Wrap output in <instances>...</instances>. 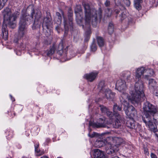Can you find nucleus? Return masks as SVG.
<instances>
[{
    "label": "nucleus",
    "mask_w": 158,
    "mask_h": 158,
    "mask_svg": "<svg viewBox=\"0 0 158 158\" xmlns=\"http://www.w3.org/2000/svg\"><path fill=\"white\" fill-rule=\"evenodd\" d=\"M83 6L84 8L85 16L84 19L85 24L89 27L91 24L93 26H96L97 25L98 17L100 20L101 19L102 16V13L101 8H99L98 11L93 8H91L88 3H84Z\"/></svg>",
    "instance_id": "f257e3e1"
},
{
    "label": "nucleus",
    "mask_w": 158,
    "mask_h": 158,
    "mask_svg": "<svg viewBox=\"0 0 158 158\" xmlns=\"http://www.w3.org/2000/svg\"><path fill=\"white\" fill-rule=\"evenodd\" d=\"M130 93L131 95L129 97L126 93L123 95L126 98H128V100L135 106H137L140 102L145 99L143 85L141 79H138V81L135 84L134 89L130 90Z\"/></svg>",
    "instance_id": "f03ea898"
},
{
    "label": "nucleus",
    "mask_w": 158,
    "mask_h": 158,
    "mask_svg": "<svg viewBox=\"0 0 158 158\" xmlns=\"http://www.w3.org/2000/svg\"><path fill=\"white\" fill-rule=\"evenodd\" d=\"M4 18V22L8 25V26L12 28H15L16 26V19L19 15L18 12H15L11 14V10L6 7L3 12Z\"/></svg>",
    "instance_id": "7ed1b4c3"
},
{
    "label": "nucleus",
    "mask_w": 158,
    "mask_h": 158,
    "mask_svg": "<svg viewBox=\"0 0 158 158\" xmlns=\"http://www.w3.org/2000/svg\"><path fill=\"white\" fill-rule=\"evenodd\" d=\"M35 14L34 9H33L31 12V16H26L25 14L23 15H22L19 23L18 30L19 36V37H23L26 34L27 32L26 27L27 21H28L29 20V23H30L31 21H32Z\"/></svg>",
    "instance_id": "20e7f679"
},
{
    "label": "nucleus",
    "mask_w": 158,
    "mask_h": 158,
    "mask_svg": "<svg viewBox=\"0 0 158 158\" xmlns=\"http://www.w3.org/2000/svg\"><path fill=\"white\" fill-rule=\"evenodd\" d=\"M143 108L144 114L142 117V119L151 117L152 115L157 111L158 108L152 105L148 101H146L143 105Z\"/></svg>",
    "instance_id": "39448f33"
},
{
    "label": "nucleus",
    "mask_w": 158,
    "mask_h": 158,
    "mask_svg": "<svg viewBox=\"0 0 158 158\" xmlns=\"http://www.w3.org/2000/svg\"><path fill=\"white\" fill-rule=\"evenodd\" d=\"M143 122L145 123L146 126L148 128L149 130L154 133L156 132L157 128L156 125L155 123H153L151 117L142 119Z\"/></svg>",
    "instance_id": "423d86ee"
},
{
    "label": "nucleus",
    "mask_w": 158,
    "mask_h": 158,
    "mask_svg": "<svg viewBox=\"0 0 158 158\" xmlns=\"http://www.w3.org/2000/svg\"><path fill=\"white\" fill-rule=\"evenodd\" d=\"M112 139L111 137L99 138L95 142V145L98 148H100L104 146H106L108 143L111 142Z\"/></svg>",
    "instance_id": "0eeeda50"
},
{
    "label": "nucleus",
    "mask_w": 158,
    "mask_h": 158,
    "mask_svg": "<svg viewBox=\"0 0 158 158\" xmlns=\"http://www.w3.org/2000/svg\"><path fill=\"white\" fill-rule=\"evenodd\" d=\"M113 13V14H114L116 15L115 17L116 18H117L118 15L120 13L118 17L119 19L121 21H122L124 20L127 19V15L125 14V12L121 11L120 10V8L118 6L115 7L114 9V11Z\"/></svg>",
    "instance_id": "6e6552de"
},
{
    "label": "nucleus",
    "mask_w": 158,
    "mask_h": 158,
    "mask_svg": "<svg viewBox=\"0 0 158 158\" xmlns=\"http://www.w3.org/2000/svg\"><path fill=\"white\" fill-rule=\"evenodd\" d=\"M91 156L92 158H106V156L104 152L98 149L93 150L91 152Z\"/></svg>",
    "instance_id": "1a4fd4ad"
},
{
    "label": "nucleus",
    "mask_w": 158,
    "mask_h": 158,
    "mask_svg": "<svg viewBox=\"0 0 158 158\" xmlns=\"http://www.w3.org/2000/svg\"><path fill=\"white\" fill-rule=\"evenodd\" d=\"M106 146V152L107 154H110L113 153L118 152L119 150L118 147L115 144H112V142L108 143Z\"/></svg>",
    "instance_id": "9d476101"
},
{
    "label": "nucleus",
    "mask_w": 158,
    "mask_h": 158,
    "mask_svg": "<svg viewBox=\"0 0 158 158\" xmlns=\"http://www.w3.org/2000/svg\"><path fill=\"white\" fill-rule=\"evenodd\" d=\"M115 120L113 123V127L115 128H118L120 127L122 123L124 122V118L123 116H118L117 115L114 116Z\"/></svg>",
    "instance_id": "9b49d317"
},
{
    "label": "nucleus",
    "mask_w": 158,
    "mask_h": 158,
    "mask_svg": "<svg viewBox=\"0 0 158 158\" xmlns=\"http://www.w3.org/2000/svg\"><path fill=\"white\" fill-rule=\"evenodd\" d=\"M68 47V46H67L64 49H63V45L61 44H60L57 49V54L59 55L60 56L63 55L64 57H66Z\"/></svg>",
    "instance_id": "f8f14e48"
},
{
    "label": "nucleus",
    "mask_w": 158,
    "mask_h": 158,
    "mask_svg": "<svg viewBox=\"0 0 158 158\" xmlns=\"http://www.w3.org/2000/svg\"><path fill=\"white\" fill-rule=\"evenodd\" d=\"M115 87L119 91L125 89L127 86L125 81L121 79L118 80L116 84Z\"/></svg>",
    "instance_id": "ddd939ff"
},
{
    "label": "nucleus",
    "mask_w": 158,
    "mask_h": 158,
    "mask_svg": "<svg viewBox=\"0 0 158 158\" xmlns=\"http://www.w3.org/2000/svg\"><path fill=\"white\" fill-rule=\"evenodd\" d=\"M123 109L127 115H130L131 116H134L136 114V111L132 105L129 106L128 107H124Z\"/></svg>",
    "instance_id": "4468645a"
},
{
    "label": "nucleus",
    "mask_w": 158,
    "mask_h": 158,
    "mask_svg": "<svg viewBox=\"0 0 158 158\" xmlns=\"http://www.w3.org/2000/svg\"><path fill=\"white\" fill-rule=\"evenodd\" d=\"M99 123H94L91 122L89 123V125L94 128L104 127L106 126L104 123V120L102 118H100L99 120Z\"/></svg>",
    "instance_id": "2eb2a0df"
},
{
    "label": "nucleus",
    "mask_w": 158,
    "mask_h": 158,
    "mask_svg": "<svg viewBox=\"0 0 158 158\" xmlns=\"http://www.w3.org/2000/svg\"><path fill=\"white\" fill-rule=\"evenodd\" d=\"M145 69L144 67L142 66L136 68L135 69V77L136 79H141V77L142 75H143L145 73Z\"/></svg>",
    "instance_id": "dca6fc26"
},
{
    "label": "nucleus",
    "mask_w": 158,
    "mask_h": 158,
    "mask_svg": "<svg viewBox=\"0 0 158 158\" xmlns=\"http://www.w3.org/2000/svg\"><path fill=\"white\" fill-rule=\"evenodd\" d=\"M52 23L51 19L50 17H46L44 18L42 25L43 29H47L48 30L50 29V27L52 25Z\"/></svg>",
    "instance_id": "f3484780"
},
{
    "label": "nucleus",
    "mask_w": 158,
    "mask_h": 158,
    "mask_svg": "<svg viewBox=\"0 0 158 158\" xmlns=\"http://www.w3.org/2000/svg\"><path fill=\"white\" fill-rule=\"evenodd\" d=\"M98 74L97 72H92L85 74L84 77L88 81L92 82L95 80Z\"/></svg>",
    "instance_id": "a211bd4d"
},
{
    "label": "nucleus",
    "mask_w": 158,
    "mask_h": 158,
    "mask_svg": "<svg viewBox=\"0 0 158 158\" xmlns=\"http://www.w3.org/2000/svg\"><path fill=\"white\" fill-rule=\"evenodd\" d=\"M131 74V73L130 71H124L122 73L121 76L124 80V81H126L129 82L132 79Z\"/></svg>",
    "instance_id": "6ab92c4d"
},
{
    "label": "nucleus",
    "mask_w": 158,
    "mask_h": 158,
    "mask_svg": "<svg viewBox=\"0 0 158 158\" xmlns=\"http://www.w3.org/2000/svg\"><path fill=\"white\" fill-rule=\"evenodd\" d=\"M111 138L112 139V140H111L112 143H115L116 144H115V145H117L118 147V145L122 143H125V142L124 140L122 138L117 137H115L114 138L111 137Z\"/></svg>",
    "instance_id": "aec40b11"
},
{
    "label": "nucleus",
    "mask_w": 158,
    "mask_h": 158,
    "mask_svg": "<svg viewBox=\"0 0 158 158\" xmlns=\"http://www.w3.org/2000/svg\"><path fill=\"white\" fill-rule=\"evenodd\" d=\"M104 97L107 99H112L114 98L115 93L112 92L109 89H106L104 91Z\"/></svg>",
    "instance_id": "412c9836"
},
{
    "label": "nucleus",
    "mask_w": 158,
    "mask_h": 158,
    "mask_svg": "<svg viewBox=\"0 0 158 158\" xmlns=\"http://www.w3.org/2000/svg\"><path fill=\"white\" fill-rule=\"evenodd\" d=\"M145 73L146 74L143 75L144 78L147 80H148L149 77L153 76L154 74L153 70L152 69H145Z\"/></svg>",
    "instance_id": "4be33fe9"
},
{
    "label": "nucleus",
    "mask_w": 158,
    "mask_h": 158,
    "mask_svg": "<svg viewBox=\"0 0 158 158\" xmlns=\"http://www.w3.org/2000/svg\"><path fill=\"white\" fill-rule=\"evenodd\" d=\"M122 110V106L120 105H118L117 104H115L113 106V111L114 113V116L117 115L118 116H123L120 115L119 114L118 112V111H120Z\"/></svg>",
    "instance_id": "5701e85b"
},
{
    "label": "nucleus",
    "mask_w": 158,
    "mask_h": 158,
    "mask_svg": "<svg viewBox=\"0 0 158 158\" xmlns=\"http://www.w3.org/2000/svg\"><path fill=\"white\" fill-rule=\"evenodd\" d=\"M54 21L58 24L61 23L62 18L60 13L58 12H56V15L54 17Z\"/></svg>",
    "instance_id": "b1692460"
},
{
    "label": "nucleus",
    "mask_w": 158,
    "mask_h": 158,
    "mask_svg": "<svg viewBox=\"0 0 158 158\" xmlns=\"http://www.w3.org/2000/svg\"><path fill=\"white\" fill-rule=\"evenodd\" d=\"M126 125L131 129H134L135 127V122L132 119H129L126 123Z\"/></svg>",
    "instance_id": "393cba45"
},
{
    "label": "nucleus",
    "mask_w": 158,
    "mask_h": 158,
    "mask_svg": "<svg viewBox=\"0 0 158 158\" xmlns=\"http://www.w3.org/2000/svg\"><path fill=\"white\" fill-rule=\"evenodd\" d=\"M60 11L61 13L62 14V16L64 18V28L65 29V30L67 31L68 30L69 28V27L70 26V23L69 24L67 20L65 19L64 18V13L63 11L61 10H60Z\"/></svg>",
    "instance_id": "a878e982"
},
{
    "label": "nucleus",
    "mask_w": 158,
    "mask_h": 158,
    "mask_svg": "<svg viewBox=\"0 0 158 158\" xmlns=\"http://www.w3.org/2000/svg\"><path fill=\"white\" fill-rule=\"evenodd\" d=\"M143 2V0H135L134 6L135 8L138 10L141 9V4Z\"/></svg>",
    "instance_id": "bb28decb"
},
{
    "label": "nucleus",
    "mask_w": 158,
    "mask_h": 158,
    "mask_svg": "<svg viewBox=\"0 0 158 158\" xmlns=\"http://www.w3.org/2000/svg\"><path fill=\"white\" fill-rule=\"evenodd\" d=\"M98 44L100 47H102L104 45L105 41L103 38L100 36L97 37Z\"/></svg>",
    "instance_id": "cd10ccee"
},
{
    "label": "nucleus",
    "mask_w": 158,
    "mask_h": 158,
    "mask_svg": "<svg viewBox=\"0 0 158 158\" xmlns=\"http://www.w3.org/2000/svg\"><path fill=\"white\" fill-rule=\"evenodd\" d=\"M83 17L81 15L76 16V20L77 23L80 26H82V28H84V25L82 24V19Z\"/></svg>",
    "instance_id": "c85d7f7f"
},
{
    "label": "nucleus",
    "mask_w": 158,
    "mask_h": 158,
    "mask_svg": "<svg viewBox=\"0 0 158 158\" xmlns=\"http://www.w3.org/2000/svg\"><path fill=\"white\" fill-rule=\"evenodd\" d=\"M82 12V9L81 6H77L75 9V13L76 14V16H78L79 15H81L80 13Z\"/></svg>",
    "instance_id": "c756f323"
},
{
    "label": "nucleus",
    "mask_w": 158,
    "mask_h": 158,
    "mask_svg": "<svg viewBox=\"0 0 158 158\" xmlns=\"http://www.w3.org/2000/svg\"><path fill=\"white\" fill-rule=\"evenodd\" d=\"M3 37L7 38L8 35V32L6 26H3L2 30Z\"/></svg>",
    "instance_id": "7c9ffc66"
},
{
    "label": "nucleus",
    "mask_w": 158,
    "mask_h": 158,
    "mask_svg": "<svg viewBox=\"0 0 158 158\" xmlns=\"http://www.w3.org/2000/svg\"><path fill=\"white\" fill-rule=\"evenodd\" d=\"M152 117H153L154 122L158 125V109L156 112L152 115Z\"/></svg>",
    "instance_id": "2f4dec72"
},
{
    "label": "nucleus",
    "mask_w": 158,
    "mask_h": 158,
    "mask_svg": "<svg viewBox=\"0 0 158 158\" xmlns=\"http://www.w3.org/2000/svg\"><path fill=\"white\" fill-rule=\"evenodd\" d=\"M156 81L153 79L149 80L148 85L149 88L154 87L156 85Z\"/></svg>",
    "instance_id": "473e14b6"
},
{
    "label": "nucleus",
    "mask_w": 158,
    "mask_h": 158,
    "mask_svg": "<svg viewBox=\"0 0 158 158\" xmlns=\"http://www.w3.org/2000/svg\"><path fill=\"white\" fill-rule=\"evenodd\" d=\"M114 32V27L113 23H110L108 27V32L110 35L111 34Z\"/></svg>",
    "instance_id": "72a5a7b5"
},
{
    "label": "nucleus",
    "mask_w": 158,
    "mask_h": 158,
    "mask_svg": "<svg viewBox=\"0 0 158 158\" xmlns=\"http://www.w3.org/2000/svg\"><path fill=\"white\" fill-rule=\"evenodd\" d=\"M55 51V48L54 45L52 47L50 50L48 51L47 53V55L48 56H50L53 54Z\"/></svg>",
    "instance_id": "f704fd0d"
},
{
    "label": "nucleus",
    "mask_w": 158,
    "mask_h": 158,
    "mask_svg": "<svg viewBox=\"0 0 158 158\" xmlns=\"http://www.w3.org/2000/svg\"><path fill=\"white\" fill-rule=\"evenodd\" d=\"M107 115L110 118V119H113L114 117V113H113L111 112L110 111L108 110L107 111L106 113Z\"/></svg>",
    "instance_id": "c9c22d12"
},
{
    "label": "nucleus",
    "mask_w": 158,
    "mask_h": 158,
    "mask_svg": "<svg viewBox=\"0 0 158 158\" xmlns=\"http://www.w3.org/2000/svg\"><path fill=\"white\" fill-rule=\"evenodd\" d=\"M91 50L92 51L94 52L97 49V47L96 44L95 43V41H93L92 43V44L90 46Z\"/></svg>",
    "instance_id": "e433bc0d"
},
{
    "label": "nucleus",
    "mask_w": 158,
    "mask_h": 158,
    "mask_svg": "<svg viewBox=\"0 0 158 158\" xmlns=\"http://www.w3.org/2000/svg\"><path fill=\"white\" fill-rule=\"evenodd\" d=\"M68 15L69 19V20L71 21V23L72 24V20L73 19L72 18V17L73 16V11L71 10V9H69V11L68 12Z\"/></svg>",
    "instance_id": "4c0bfd02"
},
{
    "label": "nucleus",
    "mask_w": 158,
    "mask_h": 158,
    "mask_svg": "<svg viewBox=\"0 0 158 158\" xmlns=\"http://www.w3.org/2000/svg\"><path fill=\"white\" fill-rule=\"evenodd\" d=\"M100 110L102 113L106 114L109 110L104 106H100Z\"/></svg>",
    "instance_id": "58836bf2"
},
{
    "label": "nucleus",
    "mask_w": 158,
    "mask_h": 158,
    "mask_svg": "<svg viewBox=\"0 0 158 158\" xmlns=\"http://www.w3.org/2000/svg\"><path fill=\"white\" fill-rule=\"evenodd\" d=\"M7 1V0H0V10L2 8Z\"/></svg>",
    "instance_id": "ea45409f"
},
{
    "label": "nucleus",
    "mask_w": 158,
    "mask_h": 158,
    "mask_svg": "<svg viewBox=\"0 0 158 158\" xmlns=\"http://www.w3.org/2000/svg\"><path fill=\"white\" fill-rule=\"evenodd\" d=\"M105 11L106 12L105 15L106 16L109 17L111 16L112 15V13L110 11V9H107V10H106Z\"/></svg>",
    "instance_id": "a19ab883"
},
{
    "label": "nucleus",
    "mask_w": 158,
    "mask_h": 158,
    "mask_svg": "<svg viewBox=\"0 0 158 158\" xmlns=\"http://www.w3.org/2000/svg\"><path fill=\"white\" fill-rule=\"evenodd\" d=\"M105 86V81H100L98 84V87L101 89H102Z\"/></svg>",
    "instance_id": "79ce46f5"
},
{
    "label": "nucleus",
    "mask_w": 158,
    "mask_h": 158,
    "mask_svg": "<svg viewBox=\"0 0 158 158\" xmlns=\"http://www.w3.org/2000/svg\"><path fill=\"white\" fill-rule=\"evenodd\" d=\"M121 102L122 104H123L125 106L124 107H128L129 106H128V103L126 100H124L123 101L122 100H121Z\"/></svg>",
    "instance_id": "37998d69"
},
{
    "label": "nucleus",
    "mask_w": 158,
    "mask_h": 158,
    "mask_svg": "<svg viewBox=\"0 0 158 158\" xmlns=\"http://www.w3.org/2000/svg\"><path fill=\"white\" fill-rule=\"evenodd\" d=\"M143 151L145 155H149V152L148 151V149L147 148L144 147L143 148Z\"/></svg>",
    "instance_id": "c03bdc74"
},
{
    "label": "nucleus",
    "mask_w": 158,
    "mask_h": 158,
    "mask_svg": "<svg viewBox=\"0 0 158 158\" xmlns=\"http://www.w3.org/2000/svg\"><path fill=\"white\" fill-rule=\"evenodd\" d=\"M154 94L158 97V88H156L153 92Z\"/></svg>",
    "instance_id": "a18cd8bd"
},
{
    "label": "nucleus",
    "mask_w": 158,
    "mask_h": 158,
    "mask_svg": "<svg viewBox=\"0 0 158 158\" xmlns=\"http://www.w3.org/2000/svg\"><path fill=\"white\" fill-rule=\"evenodd\" d=\"M110 2L109 0H106L104 3L105 6L106 7L109 6L110 5Z\"/></svg>",
    "instance_id": "49530a36"
},
{
    "label": "nucleus",
    "mask_w": 158,
    "mask_h": 158,
    "mask_svg": "<svg viewBox=\"0 0 158 158\" xmlns=\"http://www.w3.org/2000/svg\"><path fill=\"white\" fill-rule=\"evenodd\" d=\"M125 3L127 6H129L131 4V2L129 0H125Z\"/></svg>",
    "instance_id": "de8ad7c7"
},
{
    "label": "nucleus",
    "mask_w": 158,
    "mask_h": 158,
    "mask_svg": "<svg viewBox=\"0 0 158 158\" xmlns=\"http://www.w3.org/2000/svg\"><path fill=\"white\" fill-rule=\"evenodd\" d=\"M90 38V36L89 35H86V36L85 37V39L84 40L85 42H87L88 41Z\"/></svg>",
    "instance_id": "09e8293b"
},
{
    "label": "nucleus",
    "mask_w": 158,
    "mask_h": 158,
    "mask_svg": "<svg viewBox=\"0 0 158 158\" xmlns=\"http://www.w3.org/2000/svg\"><path fill=\"white\" fill-rule=\"evenodd\" d=\"M151 158H157L156 156L153 153H151Z\"/></svg>",
    "instance_id": "8fccbe9b"
},
{
    "label": "nucleus",
    "mask_w": 158,
    "mask_h": 158,
    "mask_svg": "<svg viewBox=\"0 0 158 158\" xmlns=\"http://www.w3.org/2000/svg\"><path fill=\"white\" fill-rule=\"evenodd\" d=\"M9 114L10 115V116H12V117H13L15 115V113L14 112H10L9 113Z\"/></svg>",
    "instance_id": "3c124183"
},
{
    "label": "nucleus",
    "mask_w": 158,
    "mask_h": 158,
    "mask_svg": "<svg viewBox=\"0 0 158 158\" xmlns=\"http://www.w3.org/2000/svg\"><path fill=\"white\" fill-rule=\"evenodd\" d=\"M44 151H42L41 152H40H40H39V153H37V155L38 156H40L42 155H43V154H44Z\"/></svg>",
    "instance_id": "603ef678"
},
{
    "label": "nucleus",
    "mask_w": 158,
    "mask_h": 158,
    "mask_svg": "<svg viewBox=\"0 0 158 158\" xmlns=\"http://www.w3.org/2000/svg\"><path fill=\"white\" fill-rule=\"evenodd\" d=\"M39 146V143L38 142H37L36 144L34 145L35 148H38Z\"/></svg>",
    "instance_id": "864d4df0"
},
{
    "label": "nucleus",
    "mask_w": 158,
    "mask_h": 158,
    "mask_svg": "<svg viewBox=\"0 0 158 158\" xmlns=\"http://www.w3.org/2000/svg\"><path fill=\"white\" fill-rule=\"evenodd\" d=\"M35 151L37 153H39V152L40 151V150L38 148H35Z\"/></svg>",
    "instance_id": "5fc2aeb1"
},
{
    "label": "nucleus",
    "mask_w": 158,
    "mask_h": 158,
    "mask_svg": "<svg viewBox=\"0 0 158 158\" xmlns=\"http://www.w3.org/2000/svg\"><path fill=\"white\" fill-rule=\"evenodd\" d=\"M114 0V1L115 3L116 4H117V2L118 3H119V4H120V2L119 0Z\"/></svg>",
    "instance_id": "6e6d98bb"
},
{
    "label": "nucleus",
    "mask_w": 158,
    "mask_h": 158,
    "mask_svg": "<svg viewBox=\"0 0 158 158\" xmlns=\"http://www.w3.org/2000/svg\"><path fill=\"white\" fill-rule=\"evenodd\" d=\"M91 138H93L94 137V136H95V135L94 134H92L91 135H90V134H89V135H88Z\"/></svg>",
    "instance_id": "4d7b16f0"
},
{
    "label": "nucleus",
    "mask_w": 158,
    "mask_h": 158,
    "mask_svg": "<svg viewBox=\"0 0 158 158\" xmlns=\"http://www.w3.org/2000/svg\"><path fill=\"white\" fill-rule=\"evenodd\" d=\"M10 97L11 100H12V101L13 102L15 100V98L13 97L11 95H10Z\"/></svg>",
    "instance_id": "13d9d810"
},
{
    "label": "nucleus",
    "mask_w": 158,
    "mask_h": 158,
    "mask_svg": "<svg viewBox=\"0 0 158 158\" xmlns=\"http://www.w3.org/2000/svg\"><path fill=\"white\" fill-rule=\"evenodd\" d=\"M40 158H49L47 156H43L40 157Z\"/></svg>",
    "instance_id": "bf43d9fd"
},
{
    "label": "nucleus",
    "mask_w": 158,
    "mask_h": 158,
    "mask_svg": "<svg viewBox=\"0 0 158 158\" xmlns=\"http://www.w3.org/2000/svg\"><path fill=\"white\" fill-rule=\"evenodd\" d=\"M72 55H71V56H72V57H73V56H75V54L74 53V52H73V51H72Z\"/></svg>",
    "instance_id": "052dcab7"
},
{
    "label": "nucleus",
    "mask_w": 158,
    "mask_h": 158,
    "mask_svg": "<svg viewBox=\"0 0 158 158\" xmlns=\"http://www.w3.org/2000/svg\"><path fill=\"white\" fill-rule=\"evenodd\" d=\"M50 141V139H47L46 140V142H48Z\"/></svg>",
    "instance_id": "680f3d73"
},
{
    "label": "nucleus",
    "mask_w": 158,
    "mask_h": 158,
    "mask_svg": "<svg viewBox=\"0 0 158 158\" xmlns=\"http://www.w3.org/2000/svg\"><path fill=\"white\" fill-rule=\"evenodd\" d=\"M35 21H34V24H33V25H34L35 24Z\"/></svg>",
    "instance_id": "e2e57ef3"
},
{
    "label": "nucleus",
    "mask_w": 158,
    "mask_h": 158,
    "mask_svg": "<svg viewBox=\"0 0 158 158\" xmlns=\"http://www.w3.org/2000/svg\"><path fill=\"white\" fill-rule=\"evenodd\" d=\"M124 97V96H122V98H123Z\"/></svg>",
    "instance_id": "0e129e2a"
},
{
    "label": "nucleus",
    "mask_w": 158,
    "mask_h": 158,
    "mask_svg": "<svg viewBox=\"0 0 158 158\" xmlns=\"http://www.w3.org/2000/svg\"><path fill=\"white\" fill-rule=\"evenodd\" d=\"M157 153L158 154V150H157Z\"/></svg>",
    "instance_id": "69168bd1"
},
{
    "label": "nucleus",
    "mask_w": 158,
    "mask_h": 158,
    "mask_svg": "<svg viewBox=\"0 0 158 158\" xmlns=\"http://www.w3.org/2000/svg\"><path fill=\"white\" fill-rule=\"evenodd\" d=\"M57 158H60V157H58Z\"/></svg>",
    "instance_id": "338daca9"
}]
</instances>
